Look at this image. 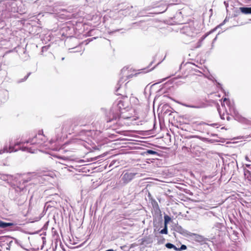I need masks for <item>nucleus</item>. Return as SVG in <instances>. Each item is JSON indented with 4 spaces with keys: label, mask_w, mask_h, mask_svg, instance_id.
<instances>
[{
    "label": "nucleus",
    "mask_w": 251,
    "mask_h": 251,
    "mask_svg": "<svg viewBox=\"0 0 251 251\" xmlns=\"http://www.w3.org/2000/svg\"><path fill=\"white\" fill-rule=\"evenodd\" d=\"M25 11L24 5L19 0L0 1V21L15 17L16 13L23 14Z\"/></svg>",
    "instance_id": "f257e3e1"
},
{
    "label": "nucleus",
    "mask_w": 251,
    "mask_h": 251,
    "mask_svg": "<svg viewBox=\"0 0 251 251\" xmlns=\"http://www.w3.org/2000/svg\"><path fill=\"white\" fill-rule=\"evenodd\" d=\"M126 107L125 102L120 100L116 106H113L106 113V121L107 124H110L109 126L115 125V122H117L119 118L120 112L123 111Z\"/></svg>",
    "instance_id": "f03ea898"
},
{
    "label": "nucleus",
    "mask_w": 251,
    "mask_h": 251,
    "mask_svg": "<svg viewBox=\"0 0 251 251\" xmlns=\"http://www.w3.org/2000/svg\"><path fill=\"white\" fill-rule=\"evenodd\" d=\"M42 179V177L38 176L36 175H33L32 176L28 177L27 178H24L22 180V184L20 182L19 186L16 189V192H20L24 193L26 192L25 183L28 182L32 181V183L35 184H37L40 182V180Z\"/></svg>",
    "instance_id": "7ed1b4c3"
},
{
    "label": "nucleus",
    "mask_w": 251,
    "mask_h": 251,
    "mask_svg": "<svg viewBox=\"0 0 251 251\" xmlns=\"http://www.w3.org/2000/svg\"><path fill=\"white\" fill-rule=\"evenodd\" d=\"M182 32L188 36L195 37L199 33V29L194 26H186L183 28Z\"/></svg>",
    "instance_id": "20e7f679"
},
{
    "label": "nucleus",
    "mask_w": 251,
    "mask_h": 251,
    "mask_svg": "<svg viewBox=\"0 0 251 251\" xmlns=\"http://www.w3.org/2000/svg\"><path fill=\"white\" fill-rule=\"evenodd\" d=\"M224 227V226L220 223H215L211 229V234L215 236H220V233L222 228Z\"/></svg>",
    "instance_id": "39448f33"
},
{
    "label": "nucleus",
    "mask_w": 251,
    "mask_h": 251,
    "mask_svg": "<svg viewBox=\"0 0 251 251\" xmlns=\"http://www.w3.org/2000/svg\"><path fill=\"white\" fill-rule=\"evenodd\" d=\"M53 156L60 159V161H58V163L66 166H68L67 163L73 160L71 157L60 155L57 154L53 155Z\"/></svg>",
    "instance_id": "423d86ee"
},
{
    "label": "nucleus",
    "mask_w": 251,
    "mask_h": 251,
    "mask_svg": "<svg viewBox=\"0 0 251 251\" xmlns=\"http://www.w3.org/2000/svg\"><path fill=\"white\" fill-rule=\"evenodd\" d=\"M136 174L137 173L126 172L123 174L122 180L124 183L127 184L133 179Z\"/></svg>",
    "instance_id": "0eeeda50"
},
{
    "label": "nucleus",
    "mask_w": 251,
    "mask_h": 251,
    "mask_svg": "<svg viewBox=\"0 0 251 251\" xmlns=\"http://www.w3.org/2000/svg\"><path fill=\"white\" fill-rule=\"evenodd\" d=\"M8 98V92L6 90H2L0 91V100L1 102H4Z\"/></svg>",
    "instance_id": "6e6552de"
},
{
    "label": "nucleus",
    "mask_w": 251,
    "mask_h": 251,
    "mask_svg": "<svg viewBox=\"0 0 251 251\" xmlns=\"http://www.w3.org/2000/svg\"><path fill=\"white\" fill-rule=\"evenodd\" d=\"M17 151V150H15L13 146L10 145L9 147V149H8L7 145H5L3 149L0 150V154L5 152H16Z\"/></svg>",
    "instance_id": "1a4fd4ad"
},
{
    "label": "nucleus",
    "mask_w": 251,
    "mask_h": 251,
    "mask_svg": "<svg viewBox=\"0 0 251 251\" xmlns=\"http://www.w3.org/2000/svg\"><path fill=\"white\" fill-rule=\"evenodd\" d=\"M176 231L184 236L190 235L191 233L190 232L185 230L180 226H176Z\"/></svg>",
    "instance_id": "9d476101"
},
{
    "label": "nucleus",
    "mask_w": 251,
    "mask_h": 251,
    "mask_svg": "<svg viewBox=\"0 0 251 251\" xmlns=\"http://www.w3.org/2000/svg\"><path fill=\"white\" fill-rule=\"evenodd\" d=\"M189 236L193 237L195 238L196 241L198 242L202 243L204 242V238L202 236L198 234L191 233Z\"/></svg>",
    "instance_id": "9b49d317"
},
{
    "label": "nucleus",
    "mask_w": 251,
    "mask_h": 251,
    "mask_svg": "<svg viewBox=\"0 0 251 251\" xmlns=\"http://www.w3.org/2000/svg\"><path fill=\"white\" fill-rule=\"evenodd\" d=\"M72 122L71 121H67L64 122L62 125V130L64 131H67L69 130Z\"/></svg>",
    "instance_id": "f8f14e48"
},
{
    "label": "nucleus",
    "mask_w": 251,
    "mask_h": 251,
    "mask_svg": "<svg viewBox=\"0 0 251 251\" xmlns=\"http://www.w3.org/2000/svg\"><path fill=\"white\" fill-rule=\"evenodd\" d=\"M14 225L15 224L13 223H6L0 220V228H7L14 226Z\"/></svg>",
    "instance_id": "ddd939ff"
},
{
    "label": "nucleus",
    "mask_w": 251,
    "mask_h": 251,
    "mask_svg": "<svg viewBox=\"0 0 251 251\" xmlns=\"http://www.w3.org/2000/svg\"><path fill=\"white\" fill-rule=\"evenodd\" d=\"M37 138V135H36L33 138H30L28 140L25 141L24 142V143H30L31 145H35L37 144H40L41 142L39 141H37L36 140V138Z\"/></svg>",
    "instance_id": "4468645a"
},
{
    "label": "nucleus",
    "mask_w": 251,
    "mask_h": 251,
    "mask_svg": "<svg viewBox=\"0 0 251 251\" xmlns=\"http://www.w3.org/2000/svg\"><path fill=\"white\" fill-rule=\"evenodd\" d=\"M239 10L243 14H251V7H240Z\"/></svg>",
    "instance_id": "2eb2a0df"
},
{
    "label": "nucleus",
    "mask_w": 251,
    "mask_h": 251,
    "mask_svg": "<svg viewBox=\"0 0 251 251\" xmlns=\"http://www.w3.org/2000/svg\"><path fill=\"white\" fill-rule=\"evenodd\" d=\"M131 117L130 116H127V115H124V112L121 111L120 112L119 118L117 119V122H115V124H118V121L120 120V119L122 118L124 119H130Z\"/></svg>",
    "instance_id": "dca6fc26"
},
{
    "label": "nucleus",
    "mask_w": 251,
    "mask_h": 251,
    "mask_svg": "<svg viewBox=\"0 0 251 251\" xmlns=\"http://www.w3.org/2000/svg\"><path fill=\"white\" fill-rule=\"evenodd\" d=\"M143 154L144 155H148V154L159 155V153L157 152L151 150H147V151L144 152Z\"/></svg>",
    "instance_id": "f3484780"
},
{
    "label": "nucleus",
    "mask_w": 251,
    "mask_h": 251,
    "mask_svg": "<svg viewBox=\"0 0 251 251\" xmlns=\"http://www.w3.org/2000/svg\"><path fill=\"white\" fill-rule=\"evenodd\" d=\"M165 247L169 249H173L174 250L177 251V248L176 246H175L174 244H173L171 243H166L165 244Z\"/></svg>",
    "instance_id": "a211bd4d"
},
{
    "label": "nucleus",
    "mask_w": 251,
    "mask_h": 251,
    "mask_svg": "<svg viewBox=\"0 0 251 251\" xmlns=\"http://www.w3.org/2000/svg\"><path fill=\"white\" fill-rule=\"evenodd\" d=\"M164 225L167 226L168 224L171 221V218L169 216L166 215V214L164 215Z\"/></svg>",
    "instance_id": "6ab92c4d"
},
{
    "label": "nucleus",
    "mask_w": 251,
    "mask_h": 251,
    "mask_svg": "<svg viewBox=\"0 0 251 251\" xmlns=\"http://www.w3.org/2000/svg\"><path fill=\"white\" fill-rule=\"evenodd\" d=\"M161 234H167L168 233V228H167V225H164V228L161 229L160 232H159Z\"/></svg>",
    "instance_id": "aec40b11"
},
{
    "label": "nucleus",
    "mask_w": 251,
    "mask_h": 251,
    "mask_svg": "<svg viewBox=\"0 0 251 251\" xmlns=\"http://www.w3.org/2000/svg\"><path fill=\"white\" fill-rule=\"evenodd\" d=\"M187 249V246L185 245H181L180 248H177V251L185 250Z\"/></svg>",
    "instance_id": "412c9836"
},
{
    "label": "nucleus",
    "mask_w": 251,
    "mask_h": 251,
    "mask_svg": "<svg viewBox=\"0 0 251 251\" xmlns=\"http://www.w3.org/2000/svg\"><path fill=\"white\" fill-rule=\"evenodd\" d=\"M21 150L22 151H28V152H32L31 151V149L27 148V147H22L21 148Z\"/></svg>",
    "instance_id": "4be33fe9"
},
{
    "label": "nucleus",
    "mask_w": 251,
    "mask_h": 251,
    "mask_svg": "<svg viewBox=\"0 0 251 251\" xmlns=\"http://www.w3.org/2000/svg\"><path fill=\"white\" fill-rule=\"evenodd\" d=\"M31 73H29L27 74L26 76H25V77L23 79H22L21 80H20L19 82H21L25 81L27 79V78L29 77V76L30 75Z\"/></svg>",
    "instance_id": "5701e85b"
},
{
    "label": "nucleus",
    "mask_w": 251,
    "mask_h": 251,
    "mask_svg": "<svg viewBox=\"0 0 251 251\" xmlns=\"http://www.w3.org/2000/svg\"><path fill=\"white\" fill-rule=\"evenodd\" d=\"M187 106L188 107L195 108H200L201 107L200 106H196V105H187Z\"/></svg>",
    "instance_id": "b1692460"
},
{
    "label": "nucleus",
    "mask_w": 251,
    "mask_h": 251,
    "mask_svg": "<svg viewBox=\"0 0 251 251\" xmlns=\"http://www.w3.org/2000/svg\"><path fill=\"white\" fill-rule=\"evenodd\" d=\"M227 21L226 20V18L225 19V20L223 22V23H222L221 24H220L217 27V28L219 27H221L222 26H223L225 23Z\"/></svg>",
    "instance_id": "393cba45"
},
{
    "label": "nucleus",
    "mask_w": 251,
    "mask_h": 251,
    "mask_svg": "<svg viewBox=\"0 0 251 251\" xmlns=\"http://www.w3.org/2000/svg\"><path fill=\"white\" fill-rule=\"evenodd\" d=\"M231 109H232L233 110V113L235 115H237V114H238V112L237 111L234 109V108L233 107H230V108Z\"/></svg>",
    "instance_id": "a878e982"
},
{
    "label": "nucleus",
    "mask_w": 251,
    "mask_h": 251,
    "mask_svg": "<svg viewBox=\"0 0 251 251\" xmlns=\"http://www.w3.org/2000/svg\"><path fill=\"white\" fill-rule=\"evenodd\" d=\"M224 102L226 101V104H230V101H229V100L228 99L226 98L224 99Z\"/></svg>",
    "instance_id": "bb28decb"
},
{
    "label": "nucleus",
    "mask_w": 251,
    "mask_h": 251,
    "mask_svg": "<svg viewBox=\"0 0 251 251\" xmlns=\"http://www.w3.org/2000/svg\"><path fill=\"white\" fill-rule=\"evenodd\" d=\"M224 3L225 6L226 7V8H227L228 7V2L227 1H225L224 2Z\"/></svg>",
    "instance_id": "cd10ccee"
},
{
    "label": "nucleus",
    "mask_w": 251,
    "mask_h": 251,
    "mask_svg": "<svg viewBox=\"0 0 251 251\" xmlns=\"http://www.w3.org/2000/svg\"><path fill=\"white\" fill-rule=\"evenodd\" d=\"M38 135H39V136H40V135H43V130H40V131H39Z\"/></svg>",
    "instance_id": "c85d7f7f"
},
{
    "label": "nucleus",
    "mask_w": 251,
    "mask_h": 251,
    "mask_svg": "<svg viewBox=\"0 0 251 251\" xmlns=\"http://www.w3.org/2000/svg\"><path fill=\"white\" fill-rule=\"evenodd\" d=\"M207 36V34H205L201 37V40H203L206 36Z\"/></svg>",
    "instance_id": "c756f323"
},
{
    "label": "nucleus",
    "mask_w": 251,
    "mask_h": 251,
    "mask_svg": "<svg viewBox=\"0 0 251 251\" xmlns=\"http://www.w3.org/2000/svg\"><path fill=\"white\" fill-rule=\"evenodd\" d=\"M209 12H210V16H211L212 14V9H210L209 10Z\"/></svg>",
    "instance_id": "7c9ffc66"
},
{
    "label": "nucleus",
    "mask_w": 251,
    "mask_h": 251,
    "mask_svg": "<svg viewBox=\"0 0 251 251\" xmlns=\"http://www.w3.org/2000/svg\"><path fill=\"white\" fill-rule=\"evenodd\" d=\"M159 219L160 220L162 221V215L161 214L159 215Z\"/></svg>",
    "instance_id": "2f4dec72"
},
{
    "label": "nucleus",
    "mask_w": 251,
    "mask_h": 251,
    "mask_svg": "<svg viewBox=\"0 0 251 251\" xmlns=\"http://www.w3.org/2000/svg\"><path fill=\"white\" fill-rule=\"evenodd\" d=\"M210 125V126H216V124H210V125Z\"/></svg>",
    "instance_id": "473e14b6"
},
{
    "label": "nucleus",
    "mask_w": 251,
    "mask_h": 251,
    "mask_svg": "<svg viewBox=\"0 0 251 251\" xmlns=\"http://www.w3.org/2000/svg\"><path fill=\"white\" fill-rule=\"evenodd\" d=\"M119 29H118L117 30H115V31H112V32H111L110 33H113V32H115V31H119Z\"/></svg>",
    "instance_id": "72a5a7b5"
},
{
    "label": "nucleus",
    "mask_w": 251,
    "mask_h": 251,
    "mask_svg": "<svg viewBox=\"0 0 251 251\" xmlns=\"http://www.w3.org/2000/svg\"><path fill=\"white\" fill-rule=\"evenodd\" d=\"M216 135H216V134H211V136H216Z\"/></svg>",
    "instance_id": "f704fd0d"
},
{
    "label": "nucleus",
    "mask_w": 251,
    "mask_h": 251,
    "mask_svg": "<svg viewBox=\"0 0 251 251\" xmlns=\"http://www.w3.org/2000/svg\"><path fill=\"white\" fill-rule=\"evenodd\" d=\"M20 145V143H17L15 144V145Z\"/></svg>",
    "instance_id": "c9c22d12"
},
{
    "label": "nucleus",
    "mask_w": 251,
    "mask_h": 251,
    "mask_svg": "<svg viewBox=\"0 0 251 251\" xmlns=\"http://www.w3.org/2000/svg\"><path fill=\"white\" fill-rule=\"evenodd\" d=\"M229 117H227V120H229Z\"/></svg>",
    "instance_id": "e433bc0d"
},
{
    "label": "nucleus",
    "mask_w": 251,
    "mask_h": 251,
    "mask_svg": "<svg viewBox=\"0 0 251 251\" xmlns=\"http://www.w3.org/2000/svg\"><path fill=\"white\" fill-rule=\"evenodd\" d=\"M152 63H153V62H151L150 63V65H151V64H152Z\"/></svg>",
    "instance_id": "4c0bfd02"
},
{
    "label": "nucleus",
    "mask_w": 251,
    "mask_h": 251,
    "mask_svg": "<svg viewBox=\"0 0 251 251\" xmlns=\"http://www.w3.org/2000/svg\"><path fill=\"white\" fill-rule=\"evenodd\" d=\"M166 78H164V79H163L162 81H164V80H166Z\"/></svg>",
    "instance_id": "58836bf2"
},
{
    "label": "nucleus",
    "mask_w": 251,
    "mask_h": 251,
    "mask_svg": "<svg viewBox=\"0 0 251 251\" xmlns=\"http://www.w3.org/2000/svg\"><path fill=\"white\" fill-rule=\"evenodd\" d=\"M221 119H224V118H223V116H221Z\"/></svg>",
    "instance_id": "ea45409f"
},
{
    "label": "nucleus",
    "mask_w": 251,
    "mask_h": 251,
    "mask_svg": "<svg viewBox=\"0 0 251 251\" xmlns=\"http://www.w3.org/2000/svg\"><path fill=\"white\" fill-rule=\"evenodd\" d=\"M221 119H224V118H223V116H221Z\"/></svg>",
    "instance_id": "a19ab883"
},
{
    "label": "nucleus",
    "mask_w": 251,
    "mask_h": 251,
    "mask_svg": "<svg viewBox=\"0 0 251 251\" xmlns=\"http://www.w3.org/2000/svg\"><path fill=\"white\" fill-rule=\"evenodd\" d=\"M121 81V80H120V81L118 82V84H119L120 83Z\"/></svg>",
    "instance_id": "79ce46f5"
},
{
    "label": "nucleus",
    "mask_w": 251,
    "mask_h": 251,
    "mask_svg": "<svg viewBox=\"0 0 251 251\" xmlns=\"http://www.w3.org/2000/svg\"><path fill=\"white\" fill-rule=\"evenodd\" d=\"M64 59V57L62 58V60H63Z\"/></svg>",
    "instance_id": "37998d69"
},
{
    "label": "nucleus",
    "mask_w": 251,
    "mask_h": 251,
    "mask_svg": "<svg viewBox=\"0 0 251 251\" xmlns=\"http://www.w3.org/2000/svg\"><path fill=\"white\" fill-rule=\"evenodd\" d=\"M45 48H46V47H44L42 48V49L43 50Z\"/></svg>",
    "instance_id": "c03bdc74"
},
{
    "label": "nucleus",
    "mask_w": 251,
    "mask_h": 251,
    "mask_svg": "<svg viewBox=\"0 0 251 251\" xmlns=\"http://www.w3.org/2000/svg\"><path fill=\"white\" fill-rule=\"evenodd\" d=\"M204 124L207 125V124H206L205 123H204ZM207 125H208L207 124Z\"/></svg>",
    "instance_id": "a18cd8bd"
},
{
    "label": "nucleus",
    "mask_w": 251,
    "mask_h": 251,
    "mask_svg": "<svg viewBox=\"0 0 251 251\" xmlns=\"http://www.w3.org/2000/svg\"><path fill=\"white\" fill-rule=\"evenodd\" d=\"M250 20L251 21V19Z\"/></svg>",
    "instance_id": "49530a36"
}]
</instances>
